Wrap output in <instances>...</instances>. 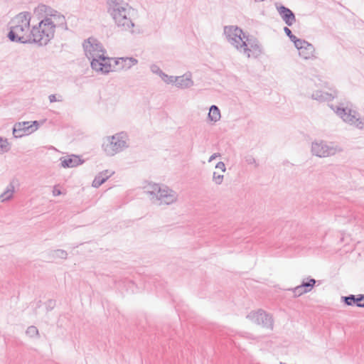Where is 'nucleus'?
Listing matches in <instances>:
<instances>
[{
  "label": "nucleus",
  "mask_w": 364,
  "mask_h": 364,
  "mask_svg": "<svg viewBox=\"0 0 364 364\" xmlns=\"http://www.w3.org/2000/svg\"><path fill=\"white\" fill-rule=\"evenodd\" d=\"M85 55L91 60V67L93 70L102 73L112 71L111 61L113 59L105 56L102 46L96 39L90 38L83 43Z\"/></svg>",
  "instance_id": "obj_1"
},
{
  "label": "nucleus",
  "mask_w": 364,
  "mask_h": 364,
  "mask_svg": "<svg viewBox=\"0 0 364 364\" xmlns=\"http://www.w3.org/2000/svg\"><path fill=\"white\" fill-rule=\"evenodd\" d=\"M299 50V56L305 60L315 59V48L308 41L301 39L295 46Z\"/></svg>",
  "instance_id": "obj_14"
},
{
  "label": "nucleus",
  "mask_w": 364,
  "mask_h": 364,
  "mask_svg": "<svg viewBox=\"0 0 364 364\" xmlns=\"http://www.w3.org/2000/svg\"><path fill=\"white\" fill-rule=\"evenodd\" d=\"M48 304H53V301H51V300H50V301H48Z\"/></svg>",
  "instance_id": "obj_39"
},
{
  "label": "nucleus",
  "mask_w": 364,
  "mask_h": 364,
  "mask_svg": "<svg viewBox=\"0 0 364 364\" xmlns=\"http://www.w3.org/2000/svg\"><path fill=\"white\" fill-rule=\"evenodd\" d=\"M53 256L55 258L66 259L68 253L63 250H56L53 251Z\"/></svg>",
  "instance_id": "obj_29"
},
{
  "label": "nucleus",
  "mask_w": 364,
  "mask_h": 364,
  "mask_svg": "<svg viewBox=\"0 0 364 364\" xmlns=\"http://www.w3.org/2000/svg\"><path fill=\"white\" fill-rule=\"evenodd\" d=\"M316 281L314 279L310 278L307 279V281L303 280L301 285L304 287L308 292L311 291L314 285L316 284Z\"/></svg>",
  "instance_id": "obj_23"
},
{
  "label": "nucleus",
  "mask_w": 364,
  "mask_h": 364,
  "mask_svg": "<svg viewBox=\"0 0 364 364\" xmlns=\"http://www.w3.org/2000/svg\"><path fill=\"white\" fill-rule=\"evenodd\" d=\"M38 122L37 121L17 122L13 127V135L15 138H21L25 135L30 134L37 130Z\"/></svg>",
  "instance_id": "obj_13"
},
{
  "label": "nucleus",
  "mask_w": 364,
  "mask_h": 364,
  "mask_svg": "<svg viewBox=\"0 0 364 364\" xmlns=\"http://www.w3.org/2000/svg\"><path fill=\"white\" fill-rule=\"evenodd\" d=\"M31 14L28 11L21 12L9 22V32L7 37L12 42L28 43L31 37Z\"/></svg>",
  "instance_id": "obj_3"
},
{
  "label": "nucleus",
  "mask_w": 364,
  "mask_h": 364,
  "mask_svg": "<svg viewBox=\"0 0 364 364\" xmlns=\"http://www.w3.org/2000/svg\"><path fill=\"white\" fill-rule=\"evenodd\" d=\"M284 33L289 38L291 41H292L294 44V46L297 44L298 41H301V38H298L296 36L292 34L291 31L288 27H284Z\"/></svg>",
  "instance_id": "obj_26"
},
{
  "label": "nucleus",
  "mask_w": 364,
  "mask_h": 364,
  "mask_svg": "<svg viewBox=\"0 0 364 364\" xmlns=\"http://www.w3.org/2000/svg\"><path fill=\"white\" fill-rule=\"evenodd\" d=\"M252 322L262 326L264 328L272 331L274 328V318L272 314L262 309L250 311L246 316Z\"/></svg>",
  "instance_id": "obj_12"
},
{
  "label": "nucleus",
  "mask_w": 364,
  "mask_h": 364,
  "mask_svg": "<svg viewBox=\"0 0 364 364\" xmlns=\"http://www.w3.org/2000/svg\"><path fill=\"white\" fill-rule=\"evenodd\" d=\"M14 185L11 182L6 187V190L0 195V200L1 202L7 201L13 198L14 193Z\"/></svg>",
  "instance_id": "obj_21"
},
{
  "label": "nucleus",
  "mask_w": 364,
  "mask_h": 364,
  "mask_svg": "<svg viewBox=\"0 0 364 364\" xmlns=\"http://www.w3.org/2000/svg\"><path fill=\"white\" fill-rule=\"evenodd\" d=\"M107 180V177H103L102 175L99 173L95 176V179L92 181V186L95 188L100 187L102 184H103Z\"/></svg>",
  "instance_id": "obj_24"
},
{
  "label": "nucleus",
  "mask_w": 364,
  "mask_h": 364,
  "mask_svg": "<svg viewBox=\"0 0 364 364\" xmlns=\"http://www.w3.org/2000/svg\"><path fill=\"white\" fill-rule=\"evenodd\" d=\"M221 117L220 111L216 105H212L210 107L208 118L210 121L215 123L220 120Z\"/></svg>",
  "instance_id": "obj_22"
},
{
  "label": "nucleus",
  "mask_w": 364,
  "mask_h": 364,
  "mask_svg": "<svg viewBox=\"0 0 364 364\" xmlns=\"http://www.w3.org/2000/svg\"><path fill=\"white\" fill-rule=\"evenodd\" d=\"M341 301L348 306L355 304L358 307L364 308V294L357 296L350 294L349 296H341Z\"/></svg>",
  "instance_id": "obj_18"
},
{
  "label": "nucleus",
  "mask_w": 364,
  "mask_h": 364,
  "mask_svg": "<svg viewBox=\"0 0 364 364\" xmlns=\"http://www.w3.org/2000/svg\"><path fill=\"white\" fill-rule=\"evenodd\" d=\"M292 291L294 294V296H299L305 293H308V291L304 287H302L301 284L292 289Z\"/></svg>",
  "instance_id": "obj_30"
},
{
  "label": "nucleus",
  "mask_w": 364,
  "mask_h": 364,
  "mask_svg": "<svg viewBox=\"0 0 364 364\" xmlns=\"http://www.w3.org/2000/svg\"><path fill=\"white\" fill-rule=\"evenodd\" d=\"M129 141L128 134L120 132L103 138L102 149L107 156H113L127 149L129 146Z\"/></svg>",
  "instance_id": "obj_6"
},
{
  "label": "nucleus",
  "mask_w": 364,
  "mask_h": 364,
  "mask_svg": "<svg viewBox=\"0 0 364 364\" xmlns=\"http://www.w3.org/2000/svg\"><path fill=\"white\" fill-rule=\"evenodd\" d=\"M30 41L40 46L47 45L53 38L55 33L52 31L41 20L38 24L31 27Z\"/></svg>",
  "instance_id": "obj_7"
},
{
  "label": "nucleus",
  "mask_w": 364,
  "mask_h": 364,
  "mask_svg": "<svg viewBox=\"0 0 364 364\" xmlns=\"http://www.w3.org/2000/svg\"><path fill=\"white\" fill-rule=\"evenodd\" d=\"M60 98L57 99L55 95H50L48 96V99L50 102H62V97L60 96Z\"/></svg>",
  "instance_id": "obj_35"
},
{
  "label": "nucleus",
  "mask_w": 364,
  "mask_h": 364,
  "mask_svg": "<svg viewBox=\"0 0 364 364\" xmlns=\"http://www.w3.org/2000/svg\"><path fill=\"white\" fill-rule=\"evenodd\" d=\"M331 109L340 117L346 123L353 125L358 129L364 128V119H361L358 113L348 107H331Z\"/></svg>",
  "instance_id": "obj_8"
},
{
  "label": "nucleus",
  "mask_w": 364,
  "mask_h": 364,
  "mask_svg": "<svg viewBox=\"0 0 364 364\" xmlns=\"http://www.w3.org/2000/svg\"><path fill=\"white\" fill-rule=\"evenodd\" d=\"M33 14L54 33L57 28L63 31L68 30L65 16L48 5L40 4L34 9Z\"/></svg>",
  "instance_id": "obj_4"
},
{
  "label": "nucleus",
  "mask_w": 364,
  "mask_h": 364,
  "mask_svg": "<svg viewBox=\"0 0 364 364\" xmlns=\"http://www.w3.org/2000/svg\"><path fill=\"white\" fill-rule=\"evenodd\" d=\"M175 85L177 87L181 89H186L193 85L192 80V75L191 73H187L181 76H176L175 79Z\"/></svg>",
  "instance_id": "obj_17"
},
{
  "label": "nucleus",
  "mask_w": 364,
  "mask_h": 364,
  "mask_svg": "<svg viewBox=\"0 0 364 364\" xmlns=\"http://www.w3.org/2000/svg\"><path fill=\"white\" fill-rule=\"evenodd\" d=\"M224 176L223 174H218L217 172L213 173V181L217 184L220 185L223 181Z\"/></svg>",
  "instance_id": "obj_31"
},
{
  "label": "nucleus",
  "mask_w": 364,
  "mask_h": 364,
  "mask_svg": "<svg viewBox=\"0 0 364 364\" xmlns=\"http://www.w3.org/2000/svg\"><path fill=\"white\" fill-rule=\"evenodd\" d=\"M337 97V91L335 90H331V92H323L322 90H316L311 94V97L317 100L320 102L331 101L335 97Z\"/></svg>",
  "instance_id": "obj_15"
},
{
  "label": "nucleus",
  "mask_w": 364,
  "mask_h": 364,
  "mask_svg": "<svg viewBox=\"0 0 364 364\" xmlns=\"http://www.w3.org/2000/svg\"><path fill=\"white\" fill-rule=\"evenodd\" d=\"M223 35L227 41L237 50L241 49V43L247 36L243 31L237 26H224Z\"/></svg>",
  "instance_id": "obj_10"
},
{
  "label": "nucleus",
  "mask_w": 364,
  "mask_h": 364,
  "mask_svg": "<svg viewBox=\"0 0 364 364\" xmlns=\"http://www.w3.org/2000/svg\"><path fill=\"white\" fill-rule=\"evenodd\" d=\"M176 76L168 75L165 73H163L160 77L161 80L166 82V84H173L175 83V79Z\"/></svg>",
  "instance_id": "obj_27"
},
{
  "label": "nucleus",
  "mask_w": 364,
  "mask_h": 364,
  "mask_svg": "<svg viewBox=\"0 0 364 364\" xmlns=\"http://www.w3.org/2000/svg\"><path fill=\"white\" fill-rule=\"evenodd\" d=\"M277 11L287 26H291L296 22L295 15L289 8L280 6L277 7Z\"/></svg>",
  "instance_id": "obj_16"
},
{
  "label": "nucleus",
  "mask_w": 364,
  "mask_h": 364,
  "mask_svg": "<svg viewBox=\"0 0 364 364\" xmlns=\"http://www.w3.org/2000/svg\"><path fill=\"white\" fill-rule=\"evenodd\" d=\"M241 49L238 51L242 53L248 58H257L263 53L262 46L259 41L254 38L247 36L241 43Z\"/></svg>",
  "instance_id": "obj_11"
},
{
  "label": "nucleus",
  "mask_w": 364,
  "mask_h": 364,
  "mask_svg": "<svg viewBox=\"0 0 364 364\" xmlns=\"http://www.w3.org/2000/svg\"><path fill=\"white\" fill-rule=\"evenodd\" d=\"M27 336H28L31 338H34L38 336V328L34 326H29L26 331Z\"/></svg>",
  "instance_id": "obj_28"
},
{
  "label": "nucleus",
  "mask_w": 364,
  "mask_h": 364,
  "mask_svg": "<svg viewBox=\"0 0 364 364\" xmlns=\"http://www.w3.org/2000/svg\"><path fill=\"white\" fill-rule=\"evenodd\" d=\"M146 192L152 203L158 205H171L178 199L177 193L164 185L150 184Z\"/></svg>",
  "instance_id": "obj_5"
},
{
  "label": "nucleus",
  "mask_w": 364,
  "mask_h": 364,
  "mask_svg": "<svg viewBox=\"0 0 364 364\" xmlns=\"http://www.w3.org/2000/svg\"><path fill=\"white\" fill-rule=\"evenodd\" d=\"M342 151V149L333 143L320 140L313 141L311 144V152L318 157H328Z\"/></svg>",
  "instance_id": "obj_9"
},
{
  "label": "nucleus",
  "mask_w": 364,
  "mask_h": 364,
  "mask_svg": "<svg viewBox=\"0 0 364 364\" xmlns=\"http://www.w3.org/2000/svg\"><path fill=\"white\" fill-rule=\"evenodd\" d=\"M101 175H102L103 177H107V179L114 174V171H110L109 170H105L100 173Z\"/></svg>",
  "instance_id": "obj_36"
},
{
  "label": "nucleus",
  "mask_w": 364,
  "mask_h": 364,
  "mask_svg": "<svg viewBox=\"0 0 364 364\" xmlns=\"http://www.w3.org/2000/svg\"><path fill=\"white\" fill-rule=\"evenodd\" d=\"M215 168H218V169H220L222 171V172H225L226 171V167H225V164H224V162L223 161H219L216 166H215Z\"/></svg>",
  "instance_id": "obj_34"
},
{
  "label": "nucleus",
  "mask_w": 364,
  "mask_h": 364,
  "mask_svg": "<svg viewBox=\"0 0 364 364\" xmlns=\"http://www.w3.org/2000/svg\"><path fill=\"white\" fill-rule=\"evenodd\" d=\"M10 149L9 143L6 139L0 137V154H4Z\"/></svg>",
  "instance_id": "obj_25"
},
{
  "label": "nucleus",
  "mask_w": 364,
  "mask_h": 364,
  "mask_svg": "<svg viewBox=\"0 0 364 364\" xmlns=\"http://www.w3.org/2000/svg\"><path fill=\"white\" fill-rule=\"evenodd\" d=\"M115 65L119 67V69L128 70L132 66L138 63L137 59L134 58H119L117 60H114Z\"/></svg>",
  "instance_id": "obj_20"
},
{
  "label": "nucleus",
  "mask_w": 364,
  "mask_h": 364,
  "mask_svg": "<svg viewBox=\"0 0 364 364\" xmlns=\"http://www.w3.org/2000/svg\"><path fill=\"white\" fill-rule=\"evenodd\" d=\"M53 194L54 196H58L61 194V191L59 189H57L56 188H54L53 190Z\"/></svg>",
  "instance_id": "obj_38"
},
{
  "label": "nucleus",
  "mask_w": 364,
  "mask_h": 364,
  "mask_svg": "<svg viewBox=\"0 0 364 364\" xmlns=\"http://www.w3.org/2000/svg\"><path fill=\"white\" fill-rule=\"evenodd\" d=\"M107 9L117 28L133 32L134 23L130 17L132 7L127 2L124 0H107Z\"/></svg>",
  "instance_id": "obj_2"
},
{
  "label": "nucleus",
  "mask_w": 364,
  "mask_h": 364,
  "mask_svg": "<svg viewBox=\"0 0 364 364\" xmlns=\"http://www.w3.org/2000/svg\"><path fill=\"white\" fill-rule=\"evenodd\" d=\"M245 161L247 164H255L256 167L258 166V164H257L256 159L252 155H247L245 158Z\"/></svg>",
  "instance_id": "obj_33"
},
{
  "label": "nucleus",
  "mask_w": 364,
  "mask_h": 364,
  "mask_svg": "<svg viewBox=\"0 0 364 364\" xmlns=\"http://www.w3.org/2000/svg\"><path fill=\"white\" fill-rule=\"evenodd\" d=\"M61 166L63 168H73L82 164L84 161L82 160L78 156L71 155L68 157L60 158Z\"/></svg>",
  "instance_id": "obj_19"
},
{
  "label": "nucleus",
  "mask_w": 364,
  "mask_h": 364,
  "mask_svg": "<svg viewBox=\"0 0 364 364\" xmlns=\"http://www.w3.org/2000/svg\"><path fill=\"white\" fill-rule=\"evenodd\" d=\"M220 156V153H215L213 154V155H211L208 159V162H211L213 161V160H215L216 158Z\"/></svg>",
  "instance_id": "obj_37"
},
{
  "label": "nucleus",
  "mask_w": 364,
  "mask_h": 364,
  "mask_svg": "<svg viewBox=\"0 0 364 364\" xmlns=\"http://www.w3.org/2000/svg\"><path fill=\"white\" fill-rule=\"evenodd\" d=\"M150 70L151 71V73L158 75L159 77L164 73L156 64H151L150 65Z\"/></svg>",
  "instance_id": "obj_32"
}]
</instances>
